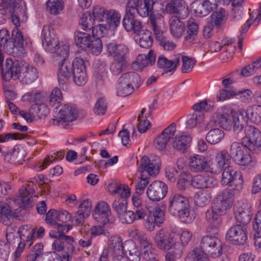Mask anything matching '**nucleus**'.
Listing matches in <instances>:
<instances>
[{"label": "nucleus", "instance_id": "f257e3e1", "mask_svg": "<svg viewBox=\"0 0 261 261\" xmlns=\"http://www.w3.org/2000/svg\"><path fill=\"white\" fill-rule=\"evenodd\" d=\"M23 43V36L18 29L12 31L11 38L7 30H0V67L3 80L20 79L22 67L17 60H13L11 58H7L3 66V51L15 57L22 58L25 54Z\"/></svg>", "mask_w": 261, "mask_h": 261}, {"label": "nucleus", "instance_id": "f03ea898", "mask_svg": "<svg viewBox=\"0 0 261 261\" xmlns=\"http://www.w3.org/2000/svg\"><path fill=\"white\" fill-rule=\"evenodd\" d=\"M231 128L240 138L243 146L253 154L261 152V131L254 126H245V119L243 115L236 114L231 119Z\"/></svg>", "mask_w": 261, "mask_h": 261}, {"label": "nucleus", "instance_id": "7ed1b4c3", "mask_svg": "<svg viewBox=\"0 0 261 261\" xmlns=\"http://www.w3.org/2000/svg\"><path fill=\"white\" fill-rule=\"evenodd\" d=\"M168 211L173 216H177L180 221L190 224L195 219L194 211L188 199L180 194L172 193L168 199Z\"/></svg>", "mask_w": 261, "mask_h": 261}, {"label": "nucleus", "instance_id": "20e7f679", "mask_svg": "<svg viewBox=\"0 0 261 261\" xmlns=\"http://www.w3.org/2000/svg\"><path fill=\"white\" fill-rule=\"evenodd\" d=\"M69 51V46L64 45L60 48L57 55L53 56L54 62L59 66L57 75L60 85L66 83L72 74L71 65L67 60Z\"/></svg>", "mask_w": 261, "mask_h": 261}, {"label": "nucleus", "instance_id": "39448f33", "mask_svg": "<svg viewBox=\"0 0 261 261\" xmlns=\"http://www.w3.org/2000/svg\"><path fill=\"white\" fill-rule=\"evenodd\" d=\"M141 83L139 75L135 72H129L123 74L119 79L117 86V94L126 96L130 94L135 87H138Z\"/></svg>", "mask_w": 261, "mask_h": 261}, {"label": "nucleus", "instance_id": "423d86ee", "mask_svg": "<svg viewBox=\"0 0 261 261\" xmlns=\"http://www.w3.org/2000/svg\"><path fill=\"white\" fill-rule=\"evenodd\" d=\"M177 237L178 234L175 232H170L165 228H162L156 233L154 240L159 249L168 250L175 247Z\"/></svg>", "mask_w": 261, "mask_h": 261}, {"label": "nucleus", "instance_id": "0eeeda50", "mask_svg": "<svg viewBox=\"0 0 261 261\" xmlns=\"http://www.w3.org/2000/svg\"><path fill=\"white\" fill-rule=\"evenodd\" d=\"M42 45L45 49L57 55L60 48L66 44L60 45L59 40L52 27L44 26L42 31Z\"/></svg>", "mask_w": 261, "mask_h": 261}, {"label": "nucleus", "instance_id": "6e6552de", "mask_svg": "<svg viewBox=\"0 0 261 261\" xmlns=\"http://www.w3.org/2000/svg\"><path fill=\"white\" fill-rule=\"evenodd\" d=\"M221 182L223 185L234 186L238 191L243 188L244 183L241 172L235 170L230 166H227L224 168L222 173Z\"/></svg>", "mask_w": 261, "mask_h": 261}, {"label": "nucleus", "instance_id": "1a4fd4ad", "mask_svg": "<svg viewBox=\"0 0 261 261\" xmlns=\"http://www.w3.org/2000/svg\"><path fill=\"white\" fill-rule=\"evenodd\" d=\"M200 247L207 256L216 257L222 253V243L219 239L214 236H206L203 237Z\"/></svg>", "mask_w": 261, "mask_h": 261}, {"label": "nucleus", "instance_id": "9d476101", "mask_svg": "<svg viewBox=\"0 0 261 261\" xmlns=\"http://www.w3.org/2000/svg\"><path fill=\"white\" fill-rule=\"evenodd\" d=\"M225 238L228 242L232 244L243 245L248 239L247 229L241 224L233 225L227 230Z\"/></svg>", "mask_w": 261, "mask_h": 261}, {"label": "nucleus", "instance_id": "9b49d317", "mask_svg": "<svg viewBox=\"0 0 261 261\" xmlns=\"http://www.w3.org/2000/svg\"><path fill=\"white\" fill-rule=\"evenodd\" d=\"M233 197L230 190H224L221 191L214 199L212 207L220 213L225 214L232 204Z\"/></svg>", "mask_w": 261, "mask_h": 261}, {"label": "nucleus", "instance_id": "f8f14e48", "mask_svg": "<svg viewBox=\"0 0 261 261\" xmlns=\"http://www.w3.org/2000/svg\"><path fill=\"white\" fill-rule=\"evenodd\" d=\"M167 192L168 187L164 182L160 180H155L148 186L146 194L150 200L159 201L165 197Z\"/></svg>", "mask_w": 261, "mask_h": 261}, {"label": "nucleus", "instance_id": "ddd939ff", "mask_svg": "<svg viewBox=\"0 0 261 261\" xmlns=\"http://www.w3.org/2000/svg\"><path fill=\"white\" fill-rule=\"evenodd\" d=\"M161 161L157 156L150 158L146 156H143L140 161L139 171L146 172L150 176H155L159 173Z\"/></svg>", "mask_w": 261, "mask_h": 261}, {"label": "nucleus", "instance_id": "4468645a", "mask_svg": "<svg viewBox=\"0 0 261 261\" xmlns=\"http://www.w3.org/2000/svg\"><path fill=\"white\" fill-rule=\"evenodd\" d=\"M217 7L215 0H196L192 4L194 13L198 16L204 17L209 14Z\"/></svg>", "mask_w": 261, "mask_h": 261}, {"label": "nucleus", "instance_id": "2eb2a0df", "mask_svg": "<svg viewBox=\"0 0 261 261\" xmlns=\"http://www.w3.org/2000/svg\"><path fill=\"white\" fill-rule=\"evenodd\" d=\"M77 111L76 109L68 105H64L59 111L58 118L53 119L54 124L61 123L62 124L66 122H72L77 117Z\"/></svg>", "mask_w": 261, "mask_h": 261}, {"label": "nucleus", "instance_id": "dca6fc26", "mask_svg": "<svg viewBox=\"0 0 261 261\" xmlns=\"http://www.w3.org/2000/svg\"><path fill=\"white\" fill-rule=\"evenodd\" d=\"M204 130H208L205 138L211 144H216L220 142L224 137V132L216 127L215 121H210L205 126Z\"/></svg>", "mask_w": 261, "mask_h": 261}, {"label": "nucleus", "instance_id": "f3484780", "mask_svg": "<svg viewBox=\"0 0 261 261\" xmlns=\"http://www.w3.org/2000/svg\"><path fill=\"white\" fill-rule=\"evenodd\" d=\"M110 214L109 205L105 201H100L95 206L93 217L98 223L105 225L109 222Z\"/></svg>", "mask_w": 261, "mask_h": 261}, {"label": "nucleus", "instance_id": "a211bd4d", "mask_svg": "<svg viewBox=\"0 0 261 261\" xmlns=\"http://www.w3.org/2000/svg\"><path fill=\"white\" fill-rule=\"evenodd\" d=\"M181 54L176 55L172 60H169L164 56L159 57L157 61L158 67L165 72H171L172 74L179 65Z\"/></svg>", "mask_w": 261, "mask_h": 261}, {"label": "nucleus", "instance_id": "6ab92c4d", "mask_svg": "<svg viewBox=\"0 0 261 261\" xmlns=\"http://www.w3.org/2000/svg\"><path fill=\"white\" fill-rule=\"evenodd\" d=\"M73 238L71 236L62 235L60 238L55 240L52 245L53 253L60 252L62 250H67L70 252H73L74 247L73 245Z\"/></svg>", "mask_w": 261, "mask_h": 261}, {"label": "nucleus", "instance_id": "aec40b11", "mask_svg": "<svg viewBox=\"0 0 261 261\" xmlns=\"http://www.w3.org/2000/svg\"><path fill=\"white\" fill-rule=\"evenodd\" d=\"M222 215L215 210L213 207L205 213V219L210 224L207 228V231L210 233H218V227L221 223V216Z\"/></svg>", "mask_w": 261, "mask_h": 261}, {"label": "nucleus", "instance_id": "412c9836", "mask_svg": "<svg viewBox=\"0 0 261 261\" xmlns=\"http://www.w3.org/2000/svg\"><path fill=\"white\" fill-rule=\"evenodd\" d=\"M34 190L30 188L29 185L22 187L19 190V195L14 200L20 207L27 208L32 206L33 201L32 200Z\"/></svg>", "mask_w": 261, "mask_h": 261}, {"label": "nucleus", "instance_id": "4be33fe9", "mask_svg": "<svg viewBox=\"0 0 261 261\" xmlns=\"http://www.w3.org/2000/svg\"><path fill=\"white\" fill-rule=\"evenodd\" d=\"M175 130V124L173 123L166 127L156 138L155 142L159 149L163 150L165 148L169 141L174 136Z\"/></svg>", "mask_w": 261, "mask_h": 261}, {"label": "nucleus", "instance_id": "5701e85b", "mask_svg": "<svg viewBox=\"0 0 261 261\" xmlns=\"http://www.w3.org/2000/svg\"><path fill=\"white\" fill-rule=\"evenodd\" d=\"M189 167L191 170L194 172H202L208 170L209 164L206 157L195 154L190 159Z\"/></svg>", "mask_w": 261, "mask_h": 261}, {"label": "nucleus", "instance_id": "b1692460", "mask_svg": "<svg viewBox=\"0 0 261 261\" xmlns=\"http://www.w3.org/2000/svg\"><path fill=\"white\" fill-rule=\"evenodd\" d=\"M122 25L127 32L138 33L142 28L141 22L134 18L133 13L125 12L122 20Z\"/></svg>", "mask_w": 261, "mask_h": 261}, {"label": "nucleus", "instance_id": "393cba45", "mask_svg": "<svg viewBox=\"0 0 261 261\" xmlns=\"http://www.w3.org/2000/svg\"><path fill=\"white\" fill-rule=\"evenodd\" d=\"M108 50L109 54L114 57V60L126 61L128 49L125 45L111 43L108 45Z\"/></svg>", "mask_w": 261, "mask_h": 261}, {"label": "nucleus", "instance_id": "a878e982", "mask_svg": "<svg viewBox=\"0 0 261 261\" xmlns=\"http://www.w3.org/2000/svg\"><path fill=\"white\" fill-rule=\"evenodd\" d=\"M191 184L197 189L208 188L214 187L216 184V181L211 176L197 175L192 178Z\"/></svg>", "mask_w": 261, "mask_h": 261}, {"label": "nucleus", "instance_id": "bb28decb", "mask_svg": "<svg viewBox=\"0 0 261 261\" xmlns=\"http://www.w3.org/2000/svg\"><path fill=\"white\" fill-rule=\"evenodd\" d=\"M155 61V56L152 50H150L148 55H139L136 60L133 63L134 68L142 70L150 64L152 65Z\"/></svg>", "mask_w": 261, "mask_h": 261}, {"label": "nucleus", "instance_id": "cd10ccee", "mask_svg": "<svg viewBox=\"0 0 261 261\" xmlns=\"http://www.w3.org/2000/svg\"><path fill=\"white\" fill-rule=\"evenodd\" d=\"M10 6L12 8L11 15L14 14L21 17L22 22L28 18L25 3L22 0H9Z\"/></svg>", "mask_w": 261, "mask_h": 261}, {"label": "nucleus", "instance_id": "c85d7f7f", "mask_svg": "<svg viewBox=\"0 0 261 261\" xmlns=\"http://www.w3.org/2000/svg\"><path fill=\"white\" fill-rule=\"evenodd\" d=\"M192 142V137L186 133H181L177 135L172 142V147L179 151H184Z\"/></svg>", "mask_w": 261, "mask_h": 261}, {"label": "nucleus", "instance_id": "c756f323", "mask_svg": "<svg viewBox=\"0 0 261 261\" xmlns=\"http://www.w3.org/2000/svg\"><path fill=\"white\" fill-rule=\"evenodd\" d=\"M252 214L250 207L244 205L240 206L235 213V217L237 221L243 226L249 224L252 219Z\"/></svg>", "mask_w": 261, "mask_h": 261}, {"label": "nucleus", "instance_id": "7c9ffc66", "mask_svg": "<svg viewBox=\"0 0 261 261\" xmlns=\"http://www.w3.org/2000/svg\"><path fill=\"white\" fill-rule=\"evenodd\" d=\"M109 192L112 195L118 194V199H127L130 196L129 188L127 185H118L116 182H112L108 186Z\"/></svg>", "mask_w": 261, "mask_h": 261}, {"label": "nucleus", "instance_id": "2f4dec72", "mask_svg": "<svg viewBox=\"0 0 261 261\" xmlns=\"http://www.w3.org/2000/svg\"><path fill=\"white\" fill-rule=\"evenodd\" d=\"M19 239L22 243L27 245L30 247L33 241L35 229L32 228L29 225H25L20 226L18 229Z\"/></svg>", "mask_w": 261, "mask_h": 261}, {"label": "nucleus", "instance_id": "473e14b6", "mask_svg": "<svg viewBox=\"0 0 261 261\" xmlns=\"http://www.w3.org/2000/svg\"><path fill=\"white\" fill-rule=\"evenodd\" d=\"M38 76V71L36 68L29 65L22 66L20 78L22 82L26 84H31Z\"/></svg>", "mask_w": 261, "mask_h": 261}, {"label": "nucleus", "instance_id": "72a5a7b5", "mask_svg": "<svg viewBox=\"0 0 261 261\" xmlns=\"http://www.w3.org/2000/svg\"><path fill=\"white\" fill-rule=\"evenodd\" d=\"M171 34L176 38H179L184 32L185 24L176 16H172L169 20Z\"/></svg>", "mask_w": 261, "mask_h": 261}, {"label": "nucleus", "instance_id": "f704fd0d", "mask_svg": "<svg viewBox=\"0 0 261 261\" xmlns=\"http://www.w3.org/2000/svg\"><path fill=\"white\" fill-rule=\"evenodd\" d=\"M94 72L97 85H102L108 77L105 63L102 61L96 62L94 65Z\"/></svg>", "mask_w": 261, "mask_h": 261}, {"label": "nucleus", "instance_id": "c9c22d12", "mask_svg": "<svg viewBox=\"0 0 261 261\" xmlns=\"http://www.w3.org/2000/svg\"><path fill=\"white\" fill-rule=\"evenodd\" d=\"M13 211L8 204L5 201L0 202V220L3 223L9 226L11 223V219L13 218Z\"/></svg>", "mask_w": 261, "mask_h": 261}, {"label": "nucleus", "instance_id": "e433bc0d", "mask_svg": "<svg viewBox=\"0 0 261 261\" xmlns=\"http://www.w3.org/2000/svg\"><path fill=\"white\" fill-rule=\"evenodd\" d=\"M92 38L90 34L76 31L74 33V40L76 45L82 49L86 50Z\"/></svg>", "mask_w": 261, "mask_h": 261}, {"label": "nucleus", "instance_id": "4c0bfd02", "mask_svg": "<svg viewBox=\"0 0 261 261\" xmlns=\"http://www.w3.org/2000/svg\"><path fill=\"white\" fill-rule=\"evenodd\" d=\"M136 34L138 35L137 40L141 47L148 48L151 46L152 38L150 31L141 29Z\"/></svg>", "mask_w": 261, "mask_h": 261}, {"label": "nucleus", "instance_id": "58836bf2", "mask_svg": "<svg viewBox=\"0 0 261 261\" xmlns=\"http://www.w3.org/2000/svg\"><path fill=\"white\" fill-rule=\"evenodd\" d=\"M231 116L217 112L215 113V117L210 121H215L216 127L219 125L223 128L228 130L231 129Z\"/></svg>", "mask_w": 261, "mask_h": 261}, {"label": "nucleus", "instance_id": "ea45409f", "mask_svg": "<svg viewBox=\"0 0 261 261\" xmlns=\"http://www.w3.org/2000/svg\"><path fill=\"white\" fill-rule=\"evenodd\" d=\"M121 14L115 9L109 10L108 16L106 18L107 24L109 29L113 31L116 30L120 23Z\"/></svg>", "mask_w": 261, "mask_h": 261}, {"label": "nucleus", "instance_id": "a19ab883", "mask_svg": "<svg viewBox=\"0 0 261 261\" xmlns=\"http://www.w3.org/2000/svg\"><path fill=\"white\" fill-rule=\"evenodd\" d=\"M161 16V15L156 13V15L152 14V15L150 16L149 17L152 30L156 39L159 41L164 38L163 36V31L159 25V21L160 20Z\"/></svg>", "mask_w": 261, "mask_h": 261}, {"label": "nucleus", "instance_id": "79ce46f5", "mask_svg": "<svg viewBox=\"0 0 261 261\" xmlns=\"http://www.w3.org/2000/svg\"><path fill=\"white\" fill-rule=\"evenodd\" d=\"M227 19L225 11L223 9H220L218 11H215L212 13L211 17V22L217 28H219L225 23Z\"/></svg>", "mask_w": 261, "mask_h": 261}, {"label": "nucleus", "instance_id": "37998d69", "mask_svg": "<svg viewBox=\"0 0 261 261\" xmlns=\"http://www.w3.org/2000/svg\"><path fill=\"white\" fill-rule=\"evenodd\" d=\"M131 234L133 238L139 244L141 250L152 245L149 238L145 233L135 230L132 231Z\"/></svg>", "mask_w": 261, "mask_h": 261}, {"label": "nucleus", "instance_id": "c03bdc74", "mask_svg": "<svg viewBox=\"0 0 261 261\" xmlns=\"http://www.w3.org/2000/svg\"><path fill=\"white\" fill-rule=\"evenodd\" d=\"M185 261H209V259L201 248H196L188 253Z\"/></svg>", "mask_w": 261, "mask_h": 261}, {"label": "nucleus", "instance_id": "a18cd8bd", "mask_svg": "<svg viewBox=\"0 0 261 261\" xmlns=\"http://www.w3.org/2000/svg\"><path fill=\"white\" fill-rule=\"evenodd\" d=\"M211 194L207 190L200 191L197 192L194 196L195 202L200 207L207 205L211 201Z\"/></svg>", "mask_w": 261, "mask_h": 261}, {"label": "nucleus", "instance_id": "49530a36", "mask_svg": "<svg viewBox=\"0 0 261 261\" xmlns=\"http://www.w3.org/2000/svg\"><path fill=\"white\" fill-rule=\"evenodd\" d=\"M187 28V30L184 37L185 40L191 42L194 40L198 33L199 30L198 24L193 19L189 20L188 21Z\"/></svg>", "mask_w": 261, "mask_h": 261}, {"label": "nucleus", "instance_id": "de8ad7c7", "mask_svg": "<svg viewBox=\"0 0 261 261\" xmlns=\"http://www.w3.org/2000/svg\"><path fill=\"white\" fill-rule=\"evenodd\" d=\"M242 146L243 145L241 144V142L240 143L233 142L229 146L228 150L229 155L234 163H236L237 160L245 152Z\"/></svg>", "mask_w": 261, "mask_h": 261}, {"label": "nucleus", "instance_id": "09e8293b", "mask_svg": "<svg viewBox=\"0 0 261 261\" xmlns=\"http://www.w3.org/2000/svg\"><path fill=\"white\" fill-rule=\"evenodd\" d=\"M94 23L95 19L90 13L83 14L79 20V24L86 31L92 30L94 27Z\"/></svg>", "mask_w": 261, "mask_h": 261}, {"label": "nucleus", "instance_id": "8fccbe9b", "mask_svg": "<svg viewBox=\"0 0 261 261\" xmlns=\"http://www.w3.org/2000/svg\"><path fill=\"white\" fill-rule=\"evenodd\" d=\"M246 114L251 121L255 123L261 122V107L253 105L248 107L246 111Z\"/></svg>", "mask_w": 261, "mask_h": 261}, {"label": "nucleus", "instance_id": "3c124183", "mask_svg": "<svg viewBox=\"0 0 261 261\" xmlns=\"http://www.w3.org/2000/svg\"><path fill=\"white\" fill-rule=\"evenodd\" d=\"M12 8L8 0H2L0 3V24L6 22L11 15Z\"/></svg>", "mask_w": 261, "mask_h": 261}, {"label": "nucleus", "instance_id": "603ef678", "mask_svg": "<svg viewBox=\"0 0 261 261\" xmlns=\"http://www.w3.org/2000/svg\"><path fill=\"white\" fill-rule=\"evenodd\" d=\"M204 118V115L202 112H195L192 114L189 115L186 122L187 128H192L195 127L198 124L201 123Z\"/></svg>", "mask_w": 261, "mask_h": 261}, {"label": "nucleus", "instance_id": "864d4df0", "mask_svg": "<svg viewBox=\"0 0 261 261\" xmlns=\"http://www.w3.org/2000/svg\"><path fill=\"white\" fill-rule=\"evenodd\" d=\"M159 0H144L143 9L140 10L142 17H147L152 15H156L153 10L154 5Z\"/></svg>", "mask_w": 261, "mask_h": 261}, {"label": "nucleus", "instance_id": "5fc2aeb1", "mask_svg": "<svg viewBox=\"0 0 261 261\" xmlns=\"http://www.w3.org/2000/svg\"><path fill=\"white\" fill-rule=\"evenodd\" d=\"M64 156V152L62 151L54 153L53 154L49 155L42 163L38 164V168L40 170L45 169L53 161H58L62 160Z\"/></svg>", "mask_w": 261, "mask_h": 261}, {"label": "nucleus", "instance_id": "6e6d98bb", "mask_svg": "<svg viewBox=\"0 0 261 261\" xmlns=\"http://www.w3.org/2000/svg\"><path fill=\"white\" fill-rule=\"evenodd\" d=\"M91 42L87 47V49L93 55L97 56L99 55L102 50V44L100 39L93 37L91 39Z\"/></svg>", "mask_w": 261, "mask_h": 261}, {"label": "nucleus", "instance_id": "4d7b16f0", "mask_svg": "<svg viewBox=\"0 0 261 261\" xmlns=\"http://www.w3.org/2000/svg\"><path fill=\"white\" fill-rule=\"evenodd\" d=\"M46 7L50 14L57 15L63 10V2L62 0H48Z\"/></svg>", "mask_w": 261, "mask_h": 261}, {"label": "nucleus", "instance_id": "13d9d810", "mask_svg": "<svg viewBox=\"0 0 261 261\" xmlns=\"http://www.w3.org/2000/svg\"><path fill=\"white\" fill-rule=\"evenodd\" d=\"M230 155L229 152L226 150H222L219 152L215 156V161L217 166L220 169L225 168L224 166L230 161Z\"/></svg>", "mask_w": 261, "mask_h": 261}, {"label": "nucleus", "instance_id": "bf43d9fd", "mask_svg": "<svg viewBox=\"0 0 261 261\" xmlns=\"http://www.w3.org/2000/svg\"><path fill=\"white\" fill-rule=\"evenodd\" d=\"M180 59L182 62V67L181 68V72L188 73L191 71L196 63V60L193 58H190L188 56H182L181 55Z\"/></svg>", "mask_w": 261, "mask_h": 261}, {"label": "nucleus", "instance_id": "052dcab7", "mask_svg": "<svg viewBox=\"0 0 261 261\" xmlns=\"http://www.w3.org/2000/svg\"><path fill=\"white\" fill-rule=\"evenodd\" d=\"M109 248L116 254L123 253V243L121 239L117 236L112 237L110 239Z\"/></svg>", "mask_w": 261, "mask_h": 261}, {"label": "nucleus", "instance_id": "680f3d73", "mask_svg": "<svg viewBox=\"0 0 261 261\" xmlns=\"http://www.w3.org/2000/svg\"><path fill=\"white\" fill-rule=\"evenodd\" d=\"M143 9V4L141 0H127L125 6V12L133 13L136 11L142 16L140 10Z\"/></svg>", "mask_w": 261, "mask_h": 261}, {"label": "nucleus", "instance_id": "e2e57ef3", "mask_svg": "<svg viewBox=\"0 0 261 261\" xmlns=\"http://www.w3.org/2000/svg\"><path fill=\"white\" fill-rule=\"evenodd\" d=\"M145 111L144 108L142 109L141 114L138 116V120L139 124L137 126L138 131L141 133L146 132L149 128L150 125V122L147 119L146 116H143V114Z\"/></svg>", "mask_w": 261, "mask_h": 261}, {"label": "nucleus", "instance_id": "0e129e2a", "mask_svg": "<svg viewBox=\"0 0 261 261\" xmlns=\"http://www.w3.org/2000/svg\"><path fill=\"white\" fill-rule=\"evenodd\" d=\"M31 109L40 118L45 117L49 112L47 105L44 103L42 100L38 103L33 105Z\"/></svg>", "mask_w": 261, "mask_h": 261}, {"label": "nucleus", "instance_id": "69168bd1", "mask_svg": "<svg viewBox=\"0 0 261 261\" xmlns=\"http://www.w3.org/2000/svg\"><path fill=\"white\" fill-rule=\"evenodd\" d=\"M108 103L106 99L103 97L99 98L93 108L94 113L97 115H104L107 110Z\"/></svg>", "mask_w": 261, "mask_h": 261}, {"label": "nucleus", "instance_id": "338daca9", "mask_svg": "<svg viewBox=\"0 0 261 261\" xmlns=\"http://www.w3.org/2000/svg\"><path fill=\"white\" fill-rule=\"evenodd\" d=\"M256 162V158L252 157L250 153L245 152L235 163L240 166H247L249 165H254Z\"/></svg>", "mask_w": 261, "mask_h": 261}, {"label": "nucleus", "instance_id": "774afa93", "mask_svg": "<svg viewBox=\"0 0 261 261\" xmlns=\"http://www.w3.org/2000/svg\"><path fill=\"white\" fill-rule=\"evenodd\" d=\"M62 95L60 89L55 88L51 92L48 101V104L51 107H55L57 105L56 108H58V104L62 100Z\"/></svg>", "mask_w": 261, "mask_h": 261}]
</instances>
